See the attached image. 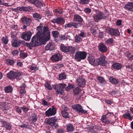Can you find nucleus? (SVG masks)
<instances>
[{"label":"nucleus","mask_w":133,"mask_h":133,"mask_svg":"<svg viewBox=\"0 0 133 133\" xmlns=\"http://www.w3.org/2000/svg\"><path fill=\"white\" fill-rule=\"evenodd\" d=\"M33 18L37 20L41 19L42 17L41 15L39 14L37 12H35L33 13Z\"/></svg>","instance_id":"c9c22d12"},{"label":"nucleus","mask_w":133,"mask_h":133,"mask_svg":"<svg viewBox=\"0 0 133 133\" xmlns=\"http://www.w3.org/2000/svg\"><path fill=\"white\" fill-rule=\"evenodd\" d=\"M52 34L54 37L56 38L58 37L59 32L57 31H54L52 32Z\"/></svg>","instance_id":"09e8293b"},{"label":"nucleus","mask_w":133,"mask_h":133,"mask_svg":"<svg viewBox=\"0 0 133 133\" xmlns=\"http://www.w3.org/2000/svg\"><path fill=\"white\" fill-rule=\"evenodd\" d=\"M75 130V128L73 124L69 123L67 125V130L68 132H72Z\"/></svg>","instance_id":"c756f323"},{"label":"nucleus","mask_w":133,"mask_h":133,"mask_svg":"<svg viewBox=\"0 0 133 133\" xmlns=\"http://www.w3.org/2000/svg\"><path fill=\"white\" fill-rule=\"evenodd\" d=\"M6 76L10 79H14L16 78L17 79L20 80L22 78V73L21 72H16L12 71H11L7 74Z\"/></svg>","instance_id":"20e7f679"},{"label":"nucleus","mask_w":133,"mask_h":133,"mask_svg":"<svg viewBox=\"0 0 133 133\" xmlns=\"http://www.w3.org/2000/svg\"><path fill=\"white\" fill-rule=\"evenodd\" d=\"M0 105L4 108V109L6 110V108L5 107L6 106V103L4 102H2L0 103Z\"/></svg>","instance_id":"5fc2aeb1"},{"label":"nucleus","mask_w":133,"mask_h":133,"mask_svg":"<svg viewBox=\"0 0 133 133\" xmlns=\"http://www.w3.org/2000/svg\"><path fill=\"white\" fill-rule=\"evenodd\" d=\"M109 34L111 36H118L120 35L118 30L117 29L110 28L108 30Z\"/></svg>","instance_id":"ddd939ff"},{"label":"nucleus","mask_w":133,"mask_h":133,"mask_svg":"<svg viewBox=\"0 0 133 133\" xmlns=\"http://www.w3.org/2000/svg\"><path fill=\"white\" fill-rule=\"evenodd\" d=\"M15 108L16 111L19 114L22 113L21 107L19 106H16L15 107Z\"/></svg>","instance_id":"37998d69"},{"label":"nucleus","mask_w":133,"mask_h":133,"mask_svg":"<svg viewBox=\"0 0 133 133\" xmlns=\"http://www.w3.org/2000/svg\"><path fill=\"white\" fill-rule=\"evenodd\" d=\"M117 92L116 91H112L109 92V94L112 96H114L116 95Z\"/></svg>","instance_id":"052dcab7"},{"label":"nucleus","mask_w":133,"mask_h":133,"mask_svg":"<svg viewBox=\"0 0 133 133\" xmlns=\"http://www.w3.org/2000/svg\"><path fill=\"white\" fill-rule=\"evenodd\" d=\"M78 35H79L80 37H84L86 36V35L84 32H81Z\"/></svg>","instance_id":"69168bd1"},{"label":"nucleus","mask_w":133,"mask_h":133,"mask_svg":"<svg viewBox=\"0 0 133 133\" xmlns=\"http://www.w3.org/2000/svg\"><path fill=\"white\" fill-rule=\"evenodd\" d=\"M73 19L75 22H82L83 21V19L81 16L77 14H75L74 15Z\"/></svg>","instance_id":"393cba45"},{"label":"nucleus","mask_w":133,"mask_h":133,"mask_svg":"<svg viewBox=\"0 0 133 133\" xmlns=\"http://www.w3.org/2000/svg\"><path fill=\"white\" fill-rule=\"evenodd\" d=\"M42 104L45 106H48V103L45 100L43 99L42 102Z\"/></svg>","instance_id":"bf43d9fd"},{"label":"nucleus","mask_w":133,"mask_h":133,"mask_svg":"<svg viewBox=\"0 0 133 133\" xmlns=\"http://www.w3.org/2000/svg\"><path fill=\"white\" fill-rule=\"evenodd\" d=\"M28 2L34 5L36 0H27Z\"/></svg>","instance_id":"774afa93"},{"label":"nucleus","mask_w":133,"mask_h":133,"mask_svg":"<svg viewBox=\"0 0 133 133\" xmlns=\"http://www.w3.org/2000/svg\"><path fill=\"white\" fill-rule=\"evenodd\" d=\"M122 21L121 20H118L116 22V24L117 25L120 26L121 25Z\"/></svg>","instance_id":"e2e57ef3"},{"label":"nucleus","mask_w":133,"mask_h":133,"mask_svg":"<svg viewBox=\"0 0 133 133\" xmlns=\"http://www.w3.org/2000/svg\"><path fill=\"white\" fill-rule=\"evenodd\" d=\"M18 8L20 11H24L29 12L33 10L32 7L30 6L25 7L22 6L18 7Z\"/></svg>","instance_id":"aec40b11"},{"label":"nucleus","mask_w":133,"mask_h":133,"mask_svg":"<svg viewBox=\"0 0 133 133\" xmlns=\"http://www.w3.org/2000/svg\"><path fill=\"white\" fill-rule=\"evenodd\" d=\"M60 48L61 51L68 54H74L75 52L76 48L72 46H66L63 44H61Z\"/></svg>","instance_id":"7ed1b4c3"},{"label":"nucleus","mask_w":133,"mask_h":133,"mask_svg":"<svg viewBox=\"0 0 133 133\" xmlns=\"http://www.w3.org/2000/svg\"><path fill=\"white\" fill-rule=\"evenodd\" d=\"M77 83L78 86L80 87H83L85 85V81L83 78L79 77L77 79Z\"/></svg>","instance_id":"f3484780"},{"label":"nucleus","mask_w":133,"mask_h":133,"mask_svg":"<svg viewBox=\"0 0 133 133\" xmlns=\"http://www.w3.org/2000/svg\"><path fill=\"white\" fill-rule=\"evenodd\" d=\"M34 5L39 8H41L43 6V4L39 0H36Z\"/></svg>","instance_id":"4c0bfd02"},{"label":"nucleus","mask_w":133,"mask_h":133,"mask_svg":"<svg viewBox=\"0 0 133 133\" xmlns=\"http://www.w3.org/2000/svg\"><path fill=\"white\" fill-rule=\"evenodd\" d=\"M51 59L52 61L56 62L61 60L62 57L60 54H57L52 56Z\"/></svg>","instance_id":"6ab92c4d"},{"label":"nucleus","mask_w":133,"mask_h":133,"mask_svg":"<svg viewBox=\"0 0 133 133\" xmlns=\"http://www.w3.org/2000/svg\"><path fill=\"white\" fill-rule=\"evenodd\" d=\"M124 8L130 11L133 12V3H128L125 5Z\"/></svg>","instance_id":"b1692460"},{"label":"nucleus","mask_w":133,"mask_h":133,"mask_svg":"<svg viewBox=\"0 0 133 133\" xmlns=\"http://www.w3.org/2000/svg\"><path fill=\"white\" fill-rule=\"evenodd\" d=\"M51 22L54 23L62 25L64 23L65 20L62 18L59 17L56 19H53L51 21Z\"/></svg>","instance_id":"dca6fc26"},{"label":"nucleus","mask_w":133,"mask_h":133,"mask_svg":"<svg viewBox=\"0 0 133 133\" xmlns=\"http://www.w3.org/2000/svg\"><path fill=\"white\" fill-rule=\"evenodd\" d=\"M37 116L35 113L32 114L30 117V119L32 122H35L37 120Z\"/></svg>","instance_id":"a878e982"},{"label":"nucleus","mask_w":133,"mask_h":133,"mask_svg":"<svg viewBox=\"0 0 133 133\" xmlns=\"http://www.w3.org/2000/svg\"><path fill=\"white\" fill-rule=\"evenodd\" d=\"M73 109L75 110L79 114H86L88 113L87 110L83 109L82 107L79 104L74 105L72 106Z\"/></svg>","instance_id":"1a4fd4ad"},{"label":"nucleus","mask_w":133,"mask_h":133,"mask_svg":"<svg viewBox=\"0 0 133 133\" xmlns=\"http://www.w3.org/2000/svg\"><path fill=\"white\" fill-rule=\"evenodd\" d=\"M105 57L103 55L100 58L97 59L96 60V63L95 66H98L99 65L102 66H106L107 65V62L105 61Z\"/></svg>","instance_id":"6e6552de"},{"label":"nucleus","mask_w":133,"mask_h":133,"mask_svg":"<svg viewBox=\"0 0 133 133\" xmlns=\"http://www.w3.org/2000/svg\"><path fill=\"white\" fill-rule=\"evenodd\" d=\"M1 40L3 43L5 45H6L8 44L9 40L7 36L3 37Z\"/></svg>","instance_id":"ea45409f"},{"label":"nucleus","mask_w":133,"mask_h":133,"mask_svg":"<svg viewBox=\"0 0 133 133\" xmlns=\"http://www.w3.org/2000/svg\"><path fill=\"white\" fill-rule=\"evenodd\" d=\"M30 68L31 70H38V69L37 67H34L32 66H31L30 67Z\"/></svg>","instance_id":"4d7b16f0"},{"label":"nucleus","mask_w":133,"mask_h":133,"mask_svg":"<svg viewBox=\"0 0 133 133\" xmlns=\"http://www.w3.org/2000/svg\"><path fill=\"white\" fill-rule=\"evenodd\" d=\"M106 42L108 44L111 45L113 43L114 40L113 38H110L106 41Z\"/></svg>","instance_id":"a18cd8bd"},{"label":"nucleus","mask_w":133,"mask_h":133,"mask_svg":"<svg viewBox=\"0 0 133 133\" xmlns=\"http://www.w3.org/2000/svg\"><path fill=\"white\" fill-rule=\"evenodd\" d=\"M84 11L86 14H88L91 12V10L89 8H86L84 9Z\"/></svg>","instance_id":"8fccbe9b"},{"label":"nucleus","mask_w":133,"mask_h":133,"mask_svg":"<svg viewBox=\"0 0 133 133\" xmlns=\"http://www.w3.org/2000/svg\"><path fill=\"white\" fill-rule=\"evenodd\" d=\"M123 117L125 119H129L131 121L133 119V116H131L130 114L128 112L125 113L123 115Z\"/></svg>","instance_id":"bb28decb"},{"label":"nucleus","mask_w":133,"mask_h":133,"mask_svg":"<svg viewBox=\"0 0 133 133\" xmlns=\"http://www.w3.org/2000/svg\"><path fill=\"white\" fill-rule=\"evenodd\" d=\"M43 24L40 23L39 25L37 27V34H39L50 38V32L48 26H44Z\"/></svg>","instance_id":"f03ea898"},{"label":"nucleus","mask_w":133,"mask_h":133,"mask_svg":"<svg viewBox=\"0 0 133 133\" xmlns=\"http://www.w3.org/2000/svg\"><path fill=\"white\" fill-rule=\"evenodd\" d=\"M13 88L12 86L9 85L4 88V91L6 93H10L12 92Z\"/></svg>","instance_id":"2f4dec72"},{"label":"nucleus","mask_w":133,"mask_h":133,"mask_svg":"<svg viewBox=\"0 0 133 133\" xmlns=\"http://www.w3.org/2000/svg\"><path fill=\"white\" fill-rule=\"evenodd\" d=\"M111 67L114 69L118 70L122 68V65L121 64L118 63H115L112 64Z\"/></svg>","instance_id":"cd10ccee"},{"label":"nucleus","mask_w":133,"mask_h":133,"mask_svg":"<svg viewBox=\"0 0 133 133\" xmlns=\"http://www.w3.org/2000/svg\"><path fill=\"white\" fill-rule=\"evenodd\" d=\"M21 108L25 113H26L27 111L29 110L28 108L26 107L25 106H24L23 107H21Z\"/></svg>","instance_id":"864d4df0"},{"label":"nucleus","mask_w":133,"mask_h":133,"mask_svg":"<svg viewBox=\"0 0 133 133\" xmlns=\"http://www.w3.org/2000/svg\"><path fill=\"white\" fill-rule=\"evenodd\" d=\"M66 78V75L64 72L59 74L58 79L59 80H63L65 79Z\"/></svg>","instance_id":"e433bc0d"},{"label":"nucleus","mask_w":133,"mask_h":133,"mask_svg":"<svg viewBox=\"0 0 133 133\" xmlns=\"http://www.w3.org/2000/svg\"><path fill=\"white\" fill-rule=\"evenodd\" d=\"M1 122L2 124V127L5 128L6 129L10 130L12 129V125L10 123L3 120H1Z\"/></svg>","instance_id":"4468645a"},{"label":"nucleus","mask_w":133,"mask_h":133,"mask_svg":"<svg viewBox=\"0 0 133 133\" xmlns=\"http://www.w3.org/2000/svg\"><path fill=\"white\" fill-rule=\"evenodd\" d=\"M54 12L56 14H57L58 13H59V14H61L62 13V11L59 10H58L57 9H55L54 11Z\"/></svg>","instance_id":"13d9d810"},{"label":"nucleus","mask_w":133,"mask_h":133,"mask_svg":"<svg viewBox=\"0 0 133 133\" xmlns=\"http://www.w3.org/2000/svg\"><path fill=\"white\" fill-rule=\"evenodd\" d=\"M21 20L23 23L29 26L31 22V19L26 17H23L21 18Z\"/></svg>","instance_id":"412c9836"},{"label":"nucleus","mask_w":133,"mask_h":133,"mask_svg":"<svg viewBox=\"0 0 133 133\" xmlns=\"http://www.w3.org/2000/svg\"><path fill=\"white\" fill-rule=\"evenodd\" d=\"M82 38L79 35H76L75 38V41L76 42H79L81 40Z\"/></svg>","instance_id":"49530a36"},{"label":"nucleus","mask_w":133,"mask_h":133,"mask_svg":"<svg viewBox=\"0 0 133 133\" xmlns=\"http://www.w3.org/2000/svg\"><path fill=\"white\" fill-rule=\"evenodd\" d=\"M32 33L30 31L23 32L22 34L21 37L26 41H29L31 38Z\"/></svg>","instance_id":"f8f14e48"},{"label":"nucleus","mask_w":133,"mask_h":133,"mask_svg":"<svg viewBox=\"0 0 133 133\" xmlns=\"http://www.w3.org/2000/svg\"><path fill=\"white\" fill-rule=\"evenodd\" d=\"M62 116L64 118H69L70 117L69 111L62 110L61 112Z\"/></svg>","instance_id":"7c9ffc66"},{"label":"nucleus","mask_w":133,"mask_h":133,"mask_svg":"<svg viewBox=\"0 0 133 133\" xmlns=\"http://www.w3.org/2000/svg\"><path fill=\"white\" fill-rule=\"evenodd\" d=\"M88 60L90 63L92 65L95 66L96 60H95L94 57H89Z\"/></svg>","instance_id":"72a5a7b5"},{"label":"nucleus","mask_w":133,"mask_h":133,"mask_svg":"<svg viewBox=\"0 0 133 133\" xmlns=\"http://www.w3.org/2000/svg\"><path fill=\"white\" fill-rule=\"evenodd\" d=\"M56 109L54 106H52L51 108H49L45 112V114L48 117L54 115L56 114Z\"/></svg>","instance_id":"9b49d317"},{"label":"nucleus","mask_w":133,"mask_h":133,"mask_svg":"<svg viewBox=\"0 0 133 133\" xmlns=\"http://www.w3.org/2000/svg\"><path fill=\"white\" fill-rule=\"evenodd\" d=\"M58 133H63L64 131L63 129L62 128H58L57 130Z\"/></svg>","instance_id":"680f3d73"},{"label":"nucleus","mask_w":133,"mask_h":133,"mask_svg":"<svg viewBox=\"0 0 133 133\" xmlns=\"http://www.w3.org/2000/svg\"><path fill=\"white\" fill-rule=\"evenodd\" d=\"M99 82L102 84H104L106 83L104 78L101 77H99L98 78Z\"/></svg>","instance_id":"de8ad7c7"},{"label":"nucleus","mask_w":133,"mask_h":133,"mask_svg":"<svg viewBox=\"0 0 133 133\" xmlns=\"http://www.w3.org/2000/svg\"><path fill=\"white\" fill-rule=\"evenodd\" d=\"M57 119L55 117L49 118L47 121V123L53 128L58 127V125L57 124Z\"/></svg>","instance_id":"9d476101"},{"label":"nucleus","mask_w":133,"mask_h":133,"mask_svg":"<svg viewBox=\"0 0 133 133\" xmlns=\"http://www.w3.org/2000/svg\"><path fill=\"white\" fill-rule=\"evenodd\" d=\"M65 28L74 27L75 28H77L79 27V26L77 24L71 22L68 23L66 24L65 25Z\"/></svg>","instance_id":"5701e85b"},{"label":"nucleus","mask_w":133,"mask_h":133,"mask_svg":"<svg viewBox=\"0 0 133 133\" xmlns=\"http://www.w3.org/2000/svg\"><path fill=\"white\" fill-rule=\"evenodd\" d=\"M66 86L65 84H59V85H55L53 86L54 89L55 90L58 94L63 95L64 93L63 89Z\"/></svg>","instance_id":"0eeeda50"},{"label":"nucleus","mask_w":133,"mask_h":133,"mask_svg":"<svg viewBox=\"0 0 133 133\" xmlns=\"http://www.w3.org/2000/svg\"><path fill=\"white\" fill-rule=\"evenodd\" d=\"M108 117L105 115H103L101 119V121L103 123L106 124H108L110 123V122L107 119Z\"/></svg>","instance_id":"f704fd0d"},{"label":"nucleus","mask_w":133,"mask_h":133,"mask_svg":"<svg viewBox=\"0 0 133 133\" xmlns=\"http://www.w3.org/2000/svg\"><path fill=\"white\" fill-rule=\"evenodd\" d=\"M44 86L45 88L49 90H51L52 89L51 85L48 83V81L45 83Z\"/></svg>","instance_id":"a19ab883"},{"label":"nucleus","mask_w":133,"mask_h":133,"mask_svg":"<svg viewBox=\"0 0 133 133\" xmlns=\"http://www.w3.org/2000/svg\"><path fill=\"white\" fill-rule=\"evenodd\" d=\"M79 3L83 5L87 4L90 2L89 0H79Z\"/></svg>","instance_id":"c03bdc74"},{"label":"nucleus","mask_w":133,"mask_h":133,"mask_svg":"<svg viewBox=\"0 0 133 133\" xmlns=\"http://www.w3.org/2000/svg\"><path fill=\"white\" fill-rule=\"evenodd\" d=\"M109 80L111 83L115 85L118 84L119 82L118 79H116L113 77H110L109 78Z\"/></svg>","instance_id":"c85d7f7f"},{"label":"nucleus","mask_w":133,"mask_h":133,"mask_svg":"<svg viewBox=\"0 0 133 133\" xmlns=\"http://www.w3.org/2000/svg\"><path fill=\"white\" fill-rule=\"evenodd\" d=\"M20 126L21 128H24L26 129L28 128V125L23 124L22 125H21Z\"/></svg>","instance_id":"0e129e2a"},{"label":"nucleus","mask_w":133,"mask_h":133,"mask_svg":"<svg viewBox=\"0 0 133 133\" xmlns=\"http://www.w3.org/2000/svg\"><path fill=\"white\" fill-rule=\"evenodd\" d=\"M96 13L92 17L94 20L96 22H98L101 19H105L107 18V15L103 12L97 11Z\"/></svg>","instance_id":"39448f33"},{"label":"nucleus","mask_w":133,"mask_h":133,"mask_svg":"<svg viewBox=\"0 0 133 133\" xmlns=\"http://www.w3.org/2000/svg\"><path fill=\"white\" fill-rule=\"evenodd\" d=\"M105 102L108 104H112L113 103V101L110 99H105L104 100Z\"/></svg>","instance_id":"6e6d98bb"},{"label":"nucleus","mask_w":133,"mask_h":133,"mask_svg":"<svg viewBox=\"0 0 133 133\" xmlns=\"http://www.w3.org/2000/svg\"><path fill=\"white\" fill-rule=\"evenodd\" d=\"M50 38L48 37H46L39 34H37L33 36L32 38L31 42L30 43L26 42L25 43V45L30 49H31V47H35L39 45L41 43L44 44L46 42L49 41Z\"/></svg>","instance_id":"f257e3e1"},{"label":"nucleus","mask_w":133,"mask_h":133,"mask_svg":"<svg viewBox=\"0 0 133 133\" xmlns=\"http://www.w3.org/2000/svg\"><path fill=\"white\" fill-rule=\"evenodd\" d=\"M26 87V84L25 83L23 84L22 85L21 87L20 93L22 95H23L26 93V91L25 90Z\"/></svg>","instance_id":"473e14b6"},{"label":"nucleus","mask_w":133,"mask_h":133,"mask_svg":"<svg viewBox=\"0 0 133 133\" xmlns=\"http://www.w3.org/2000/svg\"><path fill=\"white\" fill-rule=\"evenodd\" d=\"M98 36L100 38H102L103 37V33L102 32H100L98 33Z\"/></svg>","instance_id":"338daca9"},{"label":"nucleus","mask_w":133,"mask_h":133,"mask_svg":"<svg viewBox=\"0 0 133 133\" xmlns=\"http://www.w3.org/2000/svg\"><path fill=\"white\" fill-rule=\"evenodd\" d=\"M11 54L13 56H15L18 54L19 51L17 50H15L12 52Z\"/></svg>","instance_id":"603ef678"},{"label":"nucleus","mask_w":133,"mask_h":133,"mask_svg":"<svg viewBox=\"0 0 133 133\" xmlns=\"http://www.w3.org/2000/svg\"><path fill=\"white\" fill-rule=\"evenodd\" d=\"M11 43L13 47L17 48L20 46L21 43V41L19 40L13 39L12 40Z\"/></svg>","instance_id":"a211bd4d"},{"label":"nucleus","mask_w":133,"mask_h":133,"mask_svg":"<svg viewBox=\"0 0 133 133\" xmlns=\"http://www.w3.org/2000/svg\"><path fill=\"white\" fill-rule=\"evenodd\" d=\"M6 62L8 65H12L15 63V61L13 60L8 59L6 60Z\"/></svg>","instance_id":"79ce46f5"},{"label":"nucleus","mask_w":133,"mask_h":133,"mask_svg":"<svg viewBox=\"0 0 133 133\" xmlns=\"http://www.w3.org/2000/svg\"><path fill=\"white\" fill-rule=\"evenodd\" d=\"M98 48L100 51L102 53L105 52L108 50L107 46L103 42L99 44Z\"/></svg>","instance_id":"2eb2a0df"},{"label":"nucleus","mask_w":133,"mask_h":133,"mask_svg":"<svg viewBox=\"0 0 133 133\" xmlns=\"http://www.w3.org/2000/svg\"><path fill=\"white\" fill-rule=\"evenodd\" d=\"M82 90L78 87H76L73 90V93L75 95L78 94Z\"/></svg>","instance_id":"58836bf2"},{"label":"nucleus","mask_w":133,"mask_h":133,"mask_svg":"<svg viewBox=\"0 0 133 133\" xmlns=\"http://www.w3.org/2000/svg\"><path fill=\"white\" fill-rule=\"evenodd\" d=\"M20 55L21 57L24 58L27 57V54L26 53L23 52L20 53Z\"/></svg>","instance_id":"3c124183"},{"label":"nucleus","mask_w":133,"mask_h":133,"mask_svg":"<svg viewBox=\"0 0 133 133\" xmlns=\"http://www.w3.org/2000/svg\"><path fill=\"white\" fill-rule=\"evenodd\" d=\"M86 52L84 51H78L75 53V58L78 62H80L81 60H84L86 57Z\"/></svg>","instance_id":"423d86ee"},{"label":"nucleus","mask_w":133,"mask_h":133,"mask_svg":"<svg viewBox=\"0 0 133 133\" xmlns=\"http://www.w3.org/2000/svg\"><path fill=\"white\" fill-rule=\"evenodd\" d=\"M55 45L54 43L51 42L45 46L46 50L52 51L54 49Z\"/></svg>","instance_id":"4be33fe9"}]
</instances>
